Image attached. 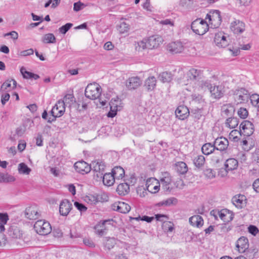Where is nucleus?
Returning <instances> with one entry per match:
<instances>
[{"label":"nucleus","instance_id":"31","mask_svg":"<svg viewBox=\"0 0 259 259\" xmlns=\"http://www.w3.org/2000/svg\"><path fill=\"white\" fill-rule=\"evenodd\" d=\"M111 220H107L100 222L99 224L97 225L95 227L96 232L97 234L100 236H102L104 234L105 231V225L107 223L110 222Z\"/></svg>","mask_w":259,"mask_h":259},{"label":"nucleus","instance_id":"59","mask_svg":"<svg viewBox=\"0 0 259 259\" xmlns=\"http://www.w3.org/2000/svg\"><path fill=\"white\" fill-rule=\"evenodd\" d=\"M173 224H171L170 222H164L163 224V227L164 228V229L165 231H167L168 232H171L172 231L174 228H173Z\"/></svg>","mask_w":259,"mask_h":259},{"label":"nucleus","instance_id":"8","mask_svg":"<svg viewBox=\"0 0 259 259\" xmlns=\"http://www.w3.org/2000/svg\"><path fill=\"white\" fill-rule=\"evenodd\" d=\"M225 92L224 86L222 84L214 85L210 90L211 97L216 99H219L223 97Z\"/></svg>","mask_w":259,"mask_h":259},{"label":"nucleus","instance_id":"54","mask_svg":"<svg viewBox=\"0 0 259 259\" xmlns=\"http://www.w3.org/2000/svg\"><path fill=\"white\" fill-rule=\"evenodd\" d=\"M57 107H53L51 111V114L52 116V117H49L48 119V122L49 123H51L53 121L56 120V118L58 117V116H56L57 115Z\"/></svg>","mask_w":259,"mask_h":259},{"label":"nucleus","instance_id":"56","mask_svg":"<svg viewBox=\"0 0 259 259\" xmlns=\"http://www.w3.org/2000/svg\"><path fill=\"white\" fill-rule=\"evenodd\" d=\"M250 100L253 106L259 108V95H253L252 97H251Z\"/></svg>","mask_w":259,"mask_h":259},{"label":"nucleus","instance_id":"7","mask_svg":"<svg viewBox=\"0 0 259 259\" xmlns=\"http://www.w3.org/2000/svg\"><path fill=\"white\" fill-rule=\"evenodd\" d=\"M240 134L246 136H250L254 132V126L252 122L248 120H244L240 125Z\"/></svg>","mask_w":259,"mask_h":259},{"label":"nucleus","instance_id":"23","mask_svg":"<svg viewBox=\"0 0 259 259\" xmlns=\"http://www.w3.org/2000/svg\"><path fill=\"white\" fill-rule=\"evenodd\" d=\"M246 197L241 194L235 195L232 198L233 204L238 208L241 209L245 206Z\"/></svg>","mask_w":259,"mask_h":259},{"label":"nucleus","instance_id":"61","mask_svg":"<svg viewBox=\"0 0 259 259\" xmlns=\"http://www.w3.org/2000/svg\"><path fill=\"white\" fill-rule=\"evenodd\" d=\"M248 232L252 235L255 236L258 232V228L253 225H250L248 228Z\"/></svg>","mask_w":259,"mask_h":259},{"label":"nucleus","instance_id":"47","mask_svg":"<svg viewBox=\"0 0 259 259\" xmlns=\"http://www.w3.org/2000/svg\"><path fill=\"white\" fill-rule=\"evenodd\" d=\"M129 29V25L124 22H121L118 28V30H119L120 33H124L127 32Z\"/></svg>","mask_w":259,"mask_h":259},{"label":"nucleus","instance_id":"57","mask_svg":"<svg viewBox=\"0 0 259 259\" xmlns=\"http://www.w3.org/2000/svg\"><path fill=\"white\" fill-rule=\"evenodd\" d=\"M222 159V155L220 153L213 155L211 158V160L214 164L219 163Z\"/></svg>","mask_w":259,"mask_h":259},{"label":"nucleus","instance_id":"42","mask_svg":"<svg viewBox=\"0 0 259 259\" xmlns=\"http://www.w3.org/2000/svg\"><path fill=\"white\" fill-rule=\"evenodd\" d=\"M159 78L163 82H169L172 80V76L170 72H163L159 74Z\"/></svg>","mask_w":259,"mask_h":259},{"label":"nucleus","instance_id":"51","mask_svg":"<svg viewBox=\"0 0 259 259\" xmlns=\"http://www.w3.org/2000/svg\"><path fill=\"white\" fill-rule=\"evenodd\" d=\"M111 107L110 110L108 112L107 116L108 117L113 118L117 114V111L118 110V105L116 106H113Z\"/></svg>","mask_w":259,"mask_h":259},{"label":"nucleus","instance_id":"16","mask_svg":"<svg viewBox=\"0 0 259 259\" xmlns=\"http://www.w3.org/2000/svg\"><path fill=\"white\" fill-rule=\"evenodd\" d=\"M214 41L219 48H225L228 45L227 37L223 32L217 33L215 34Z\"/></svg>","mask_w":259,"mask_h":259},{"label":"nucleus","instance_id":"48","mask_svg":"<svg viewBox=\"0 0 259 259\" xmlns=\"http://www.w3.org/2000/svg\"><path fill=\"white\" fill-rule=\"evenodd\" d=\"M73 26L71 23H67L59 28V32L63 34H65Z\"/></svg>","mask_w":259,"mask_h":259},{"label":"nucleus","instance_id":"39","mask_svg":"<svg viewBox=\"0 0 259 259\" xmlns=\"http://www.w3.org/2000/svg\"><path fill=\"white\" fill-rule=\"evenodd\" d=\"M167 176L162 178L160 181L163 189L165 191H170L169 185L171 182V179L168 174H167Z\"/></svg>","mask_w":259,"mask_h":259},{"label":"nucleus","instance_id":"12","mask_svg":"<svg viewBox=\"0 0 259 259\" xmlns=\"http://www.w3.org/2000/svg\"><path fill=\"white\" fill-rule=\"evenodd\" d=\"M25 217L29 220L37 219L40 214L36 205H32L26 208L25 211Z\"/></svg>","mask_w":259,"mask_h":259},{"label":"nucleus","instance_id":"63","mask_svg":"<svg viewBox=\"0 0 259 259\" xmlns=\"http://www.w3.org/2000/svg\"><path fill=\"white\" fill-rule=\"evenodd\" d=\"M10 96L9 94L6 93L4 94H2L1 96V102L2 104L4 105L7 101H9L10 99Z\"/></svg>","mask_w":259,"mask_h":259},{"label":"nucleus","instance_id":"49","mask_svg":"<svg viewBox=\"0 0 259 259\" xmlns=\"http://www.w3.org/2000/svg\"><path fill=\"white\" fill-rule=\"evenodd\" d=\"M178 202L177 198L175 197H170L161 202L162 205L169 206L171 204H176Z\"/></svg>","mask_w":259,"mask_h":259},{"label":"nucleus","instance_id":"36","mask_svg":"<svg viewBox=\"0 0 259 259\" xmlns=\"http://www.w3.org/2000/svg\"><path fill=\"white\" fill-rule=\"evenodd\" d=\"M20 72L23 75V78L26 79L33 78L36 80L39 78V76L38 75L26 71L25 68L23 67H21L20 69Z\"/></svg>","mask_w":259,"mask_h":259},{"label":"nucleus","instance_id":"13","mask_svg":"<svg viewBox=\"0 0 259 259\" xmlns=\"http://www.w3.org/2000/svg\"><path fill=\"white\" fill-rule=\"evenodd\" d=\"M112 209L120 213H126L131 210V206L124 202H115L112 205Z\"/></svg>","mask_w":259,"mask_h":259},{"label":"nucleus","instance_id":"32","mask_svg":"<svg viewBox=\"0 0 259 259\" xmlns=\"http://www.w3.org/2000/svg\"><path fill=\"white\" fill-rule=\"evenodd\" d=\"M176 170L181 175L185 174L188 170L187 164L183 161L178 162L175 165Z\"/></svg>","mask_w":259,"mask_h":259},{"label":"nucleus","instance_id":"53","mask_svg":"<svg viewBox=\"0 0 259 259\" xmlns=\"http://www.w3.org/2000/svg\"><path fill=\"white\" fill-rule=\"evenodd\" d=\"M85 7V5L80 1L74 3L73 5V10L75 12H78L82 10L83 7Z\"/></svg>","mask_w":259,"mask_h":259},{"label":"nucleus","instance_id":"14","mask_svg":"<svg viewBox=\"0 0 259 259\" xmlns=\"http://www.w3.org/2000/svg\"><path fill=\"white\" fill-rule=\"evenodd\" d=\"M72 204L67 199L63 200L60 204L59 212L61 215L67 216L72 209Z\"/></svg>","mask_w":259,"mask_h":259},{"label":"nucleus","instance_id":"35","mask_svg":"<svg viewBox=\"0 0 259 259\" xmlns=\"http://www.w3.org/2000/svg\"><path fill=\"white\" fill-rule=\"evenodd\" d=\"M215 150L214 144L210 143L204 144L201 148L202 153L206 155L212 153Z\"/></svg>","mask_w":259,"mask_h":259},{"label":"nucleus","instance_id":"41","mask_svg":"<svg viewBox=\"0 0 259 259\" xmlns=\"http://www.w3.org/2000/svg\"><path fill=\"white\" fill-rule=\"evenodd\" d=\"M42 41L45 44H55L56 38L53 33H48L44 36Z\"/></svg>","mask_w":259,"mask_h":259},{"label":"nucleus","instance_id":"17","mask_svg":"<svg viewBox=\"0 0 259 259\" xmlns=\"http://www.w3.org/2000/svg\"><path fill=\"white\" fill-rule=\"evenodd\" d=\"M146 187L147 190L152 193H156L159 190L160 184L154 178H150L147 180Z\"/></svg>","mask_w":259,"mask_h":259},{"label":"nucleus","instance_id":"9","mask_svg":"<svg viewBox=\"0 0 259 259\" xmlns=\"http://www.w3.org/2000/svg\"><path fill=\"white\" fill-rule=\"evenodd\" d=\"M74 167L77 172L81 174H87L92 169L91 165H89L84 161H79L75 162L74 164Z\"/></svg>","mask_w":259,"mask_h":259},{"label":"nucleus","instance_id":"46","mask_svg":"<svg viewBox=\"0 0 259 259\" xmlns=\"http://www.w3.org/2000/svg\"><path fill=\"white\" fill-rule=\"evenodd\" d=\"M1 176V183L2 182H14L15 180V178L8 174L5 175L4 174L1 173L0 174Z\"/></svg>","mask_w":259,"mask_h":259},{"label":"nucleus","instance_id":"20","mask_svg":"<svg viewBox=\"0 0 259 259\" xmlns=\"http://www.w3.org/2000/svg\"><path fill=\"white\" fill-rule=\"evenodd\" d=\"M175 114L179 119L184 120L189 115V110L187 107L184 105L178 106L175 111Z\"/></svg>","mask_w":259,"mask_h":259},{"label":"nucleus","instance_id":"33","mask_svg":"<svg viewBox=\"0 0 259 259\" xmlns=\"http://www.w3.org/2000/svg\"><path fill=\"white\" fill-rule=\"evenodd\" d=\"M201 71L200 70L191 68L187 73L188 77L190 80H197L200 77Z\"/></svg>","mask_w":259,"mask_h":259},{"label":"nucleus","instance_id":"27","mask_svg":"<svg viewBox=\"0 0 259 259\" xmlns=\"http://www.w3.org/2000/svg\"><path fill=\"white\" fill-rule=\"evenodd\" d=\"M103 184L107 186H112L115 181V179L111 172H106L102 176Z\"/></svg>","mask_w":259,"mask_h":259},{"label":"nucleus","instance_id":"58","mask_svg":"<svg viewBox=\"0 0 259 259\" xmlns=\"http://www.w3.org/2000/svg\"><path fill=\"white\" fill-rule=\"evenodd\" d=\"M74 204L75 207L81 212H84L87 209V207L84 204L80 202L76 201L74 202Z\"/></svg>","mask_w":259,"mask_h":259},{"label":"nucleus","instance_id":"38","mask_svg":"<svg viewBox=\"0 0 259 259\" xmlns=\"http://www.w3.org/2000/svg\"><path fill=\"white\" fill-rule=\"evenodd\" d=\"M103 243L105 247L107 249L110 250L113 248L116 243V239L113 237H105L104 238Z\"/></svg>","mask_w":259,"mask_h":259},{"label":"nucleus","instance_id":"28","mask_svg":"<svg viewBox=\"0 0 259 259\" xmlns=\"http://www.w3.org/2000/svg\"><path fill=\"white\" fill-rule=\"evenodd\" d=\"M156 79L154 76H150L145 80L144 86L148 92H151L155 89L156 85Z\"/></svg>","mask_w":259,"mask_h":259},{"label":"nucleus","instance_id":"45","mask_svg":"<svg viewBox=\"0 0 259 259\" xmlns=\"http://www.w3.org/2000/svg\"><path fill=\"white\" fill-rule=\"evenodd\" d=\"M19 172L23 174H29L31 171V169L24 163H21L18 166Z\"/></svg>","mask_w":259,"mask_h":259},{"label":"nucleus","instance_id":"43","mask_svg":"<svg viewBox=\"0 0 259 259\" xmlns=\"http://www.w3.org/2000/svg\"><path fill=\"white\" fill-rule=\"evenodd\" d=\"M8 220L7 213H0V233L5 231L4 225L7 223Z\"/></svg>","mask_w":259,"mask_h":259},{"label":"nucleus","instance_id":"19","mask_svg":"<svg viewBox=\"0 0 259 259\" xmlns=\"http://www.w3.org/2000/svg\"><path fill=\"white\" fill-rule=\"evenodd\" d=\"M167 50L172 54L180 53L184 50V46L181 42H172L167 46Z\"/></svg>","mask_w":259,"mask_h":259},{"label":"nucleus","instance_id":"21","mask_svg":"<svg viewBox=\"0 0 259 259\" xmlns=\"http://www.w3.org/2000/svg\"><path fill=\"white\" fill-rule=\"evenodd\" d=\"M248 240L244 236L240 237L236 243V247L238 248V250L242 253L245 252V250L248 249Z\"/></svg>","mask_w":259,"mask_h":259},{"label":"nucleus","instance_id":"26","mask_svg":"<svg viewBox=\"0 0 259 259\" xmlns=\"http://www.w3.org/2000/svg\"><path fill=\"white\" fill-rule=\"evenodd\" d=\"M225 170L227 172L229 171H232L237 168L238 166V162L235 158H229L225 163Z\"/></svg>","mask_w":259,"mask_h":259},{"label":"nucleus","instance_id":"60","mask_svg":"<svg viewBox=\"0 0 259 259\" xmlns=\"http://www.w3.org/2000/svg\"><path fill=\"white\" fill-rule=\"evenodd\" d=\"M201 87L202 88L208 89L209 91L211 90L212 85L209 80H203L201 82Z\"/></svg>","mask_w":259,"mask_h":259},{"label":"nucleus","instance_id":"30","mask_svg":"<svg viewBox=\"0 0 259 259\" xmlns=\"http://www.w3.org/2000/svg\"><path fill=\"white\" fill-rule=\"evenodd\" d=\"M111 173L112 174L115 180H119L122 179L125 174L124 169L120 166H115L112 169Z\"/></svg>","mask_w":259,"mask_h":259},{"label":"nucleus","instance_id":"50","mask_svg":"<svg viewBox=\"0 0 259 259\" xmlns=\"http://www.w3.org/2000/svg\"><path fill=\"white\" fill-rule=\"evenodd\" d=\"M204 174L208 179H213L215 177V172L211 168H206L204 170Z\"/></svg>","mask_w":259,"mask_h":259},{"label":"nucleus","instance_id":"52","mask_svg":"<svg viewBox=\"0 0 259 259\" xmlns=\"http://www.w3.org/2000/svg\"><path fill=\"white\" fill-rule=\"evenodd\" d=\"M237 113L239 116L242 119L246 118L248 114V111L244 108H240L238 110Z\"/></svg>","mask_w":259,"mask_h":259},{"label":"nucleus","instance_id":"40","mask_svg":"<svg viewBox=\"0 0 259 259\" xmlns=\"http://www.w3.org/2000/svg\"><path fill=\"white\" fill-rule=\"evenodd\" d=\"M239 121L237 117L231 116L228 117L226 121V124L231 128H235L238 124Z\"/></svg>","mask_w":259,"mask_h":259},{"label":"nucleus","instance_id":"10","mask_svg":"<svg viewBox=\"0 0 259 259\" xmlns=\"http://www.w3.org/2000/svg\"><path fill=\"white\" fill-rule=\"evenodd\" d=\"M230 29L235 34L241 33L245 30V24L239 20L234 19L231 23Z\"/></svg>","mask_w":259,"mask_h":259},{"label":"nucleus","instance_id":"24","mask_svg":"<svg viewBox=\"0 0 259 259\" xmlns=\"http://www.w3.org/2000/svg\"><path fill=\"white\" fill-rule=\"evenodd\" d=\"M22 234V231L16 226H11L8 231V236L14 239L20 238Z\"/></svg>","mask_w":259,"mask_h":259},{"label":"nucleus","instance_id":"1","mask_svg":"<svg viewBox=\"0 0 259 259\" xmlns=\"http://www.w3.org/2000/svg\"><path fill=\"white\" fill-rule=\"evenodd\" d=\"M191 28L195 33L203 35L208 30L209 25L205 20L198 18L192 22Z\"/></svg>","mask_w":259,"mask_h":259},{"label":"nucleus","instance_id":"55","mask_svg":"<svg viewBox=\"0 0 259 259\" xmlns=\"http://www.w3.org/2000/svg\"><path fill=\"white\" fill-rule=\"evenodd\" d=\"M11 80H10L9 79H8L6 81H5V82H4L1 86V91L4 92L5 91H9L8 90V88H11Z\"/></svg>","mask_w":259,"mask_h":259},{"label":"nucleus","instance_id":"15","mask_svg":"<svg viewBox=\"0 0 259 259\" xmlns=\"http://www.w3.org/2000/svg\"><path fill=\"white\" fill-rule=\"evenodd\" d=\"M142 84V81L138 76L130 77L126 81L125 85L128 90H135L137 89Z\"/></svg>","mask_w":259,"mask_h":259},{"label":"nucleus","instance_id":"5","mask_svg":"<svg viewBox=\"0 0 259 259\" xmlns=\"http://www.w3.org/2000/svg\"><path fill=\"white\" fill-rule=\"evenodd\" d=\"M209 19L211 27L218 28L222 23V17L221 12L219 10H212L208 13L205 19Z\"/></svg>","mask_w":259,"mask_h":259},{"label":"nucleus","instance_id":"34","mask_svg":"<svg viewBox=\"0 0 259 259\" xmlns=\"http://www.w3.org/2000/svg\"><path fill=\"white\" fill-rule=\"evenodd\" d=\"M116 191L120 195L127 194L130 191L129 185L126 183L119 184L116 188Z\"/></svg>","mask_w":259,"mask_h":259},{"label":"nucleus","instance_id":"64","mask_svg":"<svg viewBox=\"0 0 259 259\" xmlns=\"http://www.w3.org/2000/svg\"><path fill=\"white\" fill-rule=\"evenodd\" d=\"M192 4V0H180V5L183 7H188Z\"/></svg>","mask_w":259,"mask_h":259},{"label":"nucleus","instance_id":"22","mask_svg":"<svg viewBox=\"0 0 259 259\" xmlns=\"http://www.w3.org/2000/svg\"><path fill=\"white\" fill-rule=\"evenodd\" d=\"M217 212L219 217L224 222H229L232 221L234 218L233 213L227 209H223Z\"/></svg>","mask_w":259,"mask_h":259},{"label":"nucleus","instance_id":"44","mask_svg":"<svg viewBox=\"0 0 259 259\" xmlns=\"http://www.w3.org/2000/svg\"><path fill=\"white\" fill-rule=\"evenodd\" d=\"M205 161V157L202 155H197L193 160L194 165L198 168L204 165Z\"/></svg>","mask_w":259,"mask_h":259},{"label":"nucleus","instance_id":"18","mask_svg":"<svg viewBox=\"0 0 259 259\" xmlns=\"http://www.w3.org/2000/svg\"><path fill=\"white\" fill-rule=\"evenodd\" d=\"M148 49H153L159 47L163 41L162 38L158 35L150 36L148 39Z\"/></svg>","mask_w":259,"mask_h":259},{"label":"nucleus","instance_id":"25","mask_svg":"<svg viewBox=\"0 0 259 259\" xmlns=\"http://www.w3.org/2000/svg\"><path fill=\"white\" fill-rule=\"evenodd\" d=\"M221 111L222 115L228 118L234 115L235 110L234 107L231 104H226L222 107Z\"/></svg>","mask_w":259,"mask_h":259},{"label":"nucleus","instance_id":"11","mask_svg":"<svg viewBox=\"0 0 259 259\" xmlns=\"http://www.w3.org/2000/svg\"><path fill=\"white\" fill-rule=\"evenodd\" d=\"M213 144L216 150L223 151L226 150L228 148L229 141L226 138L221 137L215 140Z\"/></svg>","mask_w":259,"mask_h":259},{"label":"nucleus","instance_id":"37","mask_svg":"<svg viewBox=\"0 0 259 259\" xmlns=\"http://www.w3.org/2000/svg\"><path fill=\"white\" fill-rule=\"evenodd\" d=\"M53 107H57V115H56V116L59 117L63 115L65 111L64 101H58Z\"/></svg>","mask_w":259,"mask_h":259},{"label":"nucleus","instance_id":"2","mask_svg":"<svg viewBox=\"0 0 259 259\" xmlns=\"http://www.w3.org/2000/svg\"><path fill=\"white\" fill-rule=\"evenodd\" d=\"M101 94V87L96 83L88 84L85 88L84 93L85 97L91 100H95L99 98Z\"/></svg>","mask_w":259,"mask_h":259},{"label":"nucleus","instance_id":"62","mask_svg":"<svg viewBox=\"0 0 259 259\" xmlns=\"http://www.w3.org/2000/svg\"><path fill=\"white\" fill-rule=\"evenodd\" d=\"M138 45L140 48H142L143 50L148 49V39H145L140 41L138 43Z\"/></svg>","mask_w":259,"mask_h":259},{"label":"nucleus","instance_id":"29","mask_svg":"<svg viewBox=\"0 0 259 259\" xmlns=\"http://www.w3.org/2000/svg\"><path fill=\"white\" fill-rule=\"evenodd\" d=\"M189 221L192 226H196L198 228L202 227L203 225V220L199 215H195L190 217Z\"/></svg>","mask_w":259,"mask_h":259},{"label":"nucleus","instance_id":"4","mask_svg":"<svg viewBox=\"0 0 259 259\" xmlns=\"http://www.w3.org/2000/svg\"><path fill=\"white\" fill-rule=\"evenodd\" d=\"M34 229L37 234L41 235H48L52 231V228L49 222L44 220L37 221L34 225Z\"/></svg>","mask_w":259,"mask_h":259},{"label":"nucleus","instance_id":"3","mask_svg":"<svg viewBox=\"0 0 259 259\" xmlns=\"http://www.w3.org/2000/svg\"><path fill=\"white\" fill-rule=\"evenodd\" d=\"M92 166L93 167V170L94 172V178H96L97 181H101L102 176L105 173V163L98 159L92 162L91 164V167Z\"/></svg>","mask_w":259,"mask_h":259},{"label":"nucleus","instance_id":"6","mask_svg":"<svg viewBox=\"0 0 259 259\" xmlns=\"http://www.w3.org/2000/svg\"><path fill=\"white\" fill-rule=\"evenodd\" d=\"M234 99L237 104L247 101L249 94L248 91L244 88L237 89L234 91Z\"/></svg>","mask_w":259,"mask_h":259}]
</instances>
